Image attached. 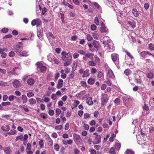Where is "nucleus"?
<instances>
[{
    "label": "nucleus",
    "instance_id": "nucleus-17",
    "mask_svg": "<svg viewBox=\"0 0 154 154\" xmlns=\"http://www.w3.org/2000/svg\"><path fill=\"white\" fill-rule=\"evenodd\" d=\"M35 82L34 80L32 78H30L27 80V83L29 85H32Z\"/></svg>",
    "mask_w": 154,
    "mask_h": 154
},
{
    "label": "nucleus",
    "instance_id": "nucleus-45",
    "mask_svg": "<svg viewBox=\"0 0 154 154\" xmlns=\"http://www.w3.org/2000/svg\"><path fill=\"white\" fill-rule=\"evenodd\" d=\"M55 129L57 130H60L63 128V126L61 125L56 126L55 128Z\"/></svg>",
    "mask_w": 154,
    "mask_h": 154
},
{
    "label": "nucleus",
    "instance_id": "nucleus-11",
    "mask_svg": "<svg viewBox=\"0 0 154 154\" xmlns=\"http://www.w3.org/2000/svg\"><path fill=\"white\" fill-rule=\"evenodd\" d=\"M20 85V82L17 79H15L13 82V86L15 88L19 87Z\"/></svg>",
    "mask_w": 154,
    "mask_h": 154
},
{
    "label": "nucleus",
    "instance_id": "nucleus-61",
    "mask_svg": "<svg viewBox=\"0 0 154 154\" xmlns=\"http://www.w3.org/2000/svg\"><path fill=\"white\" fill-rule=\"evenodd\" d=\"M14 96L13 95L9 96L8 97V100L10 101H12L14 99Z\"/></svg>",
    "mask_w": 154,
    "mask_h": 154
},
{
    "label": "nucleus",
    "instance_id": "nucleus-48",
    "mask_svg": "<svg viewBox=\"0 0 154 154\" xmlns=\"http://www.w3.org/2000/svg\"><path fill=\"white\" fill-rule=\"evenodd\" d=\"M6 129H3L2 127V128L4 131H8L10 129V127L9 126V125H7L6 126Z\"/></svg>",
    "mask_w": 154,
    "mask_h": 154
},
{
    "label": "nucleus",
    "instance_id": "nucleus-43",
    "mask_svg": "<svg viewBox=\"0 0 154 154\" xmlns=\"http://www.w3.org/2000/svg\"><path fill=\"white\" fill-rule=\"evenodd\" d=\"M30 103L31 105H33L36 102L35 100L33 98H31L29 100Z\"/></svg>",
    "mask_w": 154,
    "mask_h": 154
},
{
    "label": "nucleus",
    "instance_id": "nucleus-8",
    "mask_svg": "<svg viewBox=\"0 0 154 154\" xmlns=\"http://www.w3.org/2000/svg\"><path fill=\"white\" fill-rule=\"evenodd\" d=\"M134 79L135 82L137 83L141 84L142 81L141 80L140 77L139 75L137 74H135L134 75Z\"/></svg>",
    "mask_w": 154,
    "mask_h": 154
},
{
    "label": "nucleus",
    "instance_id": "nucleus-3",
    "mask_svg": "<svg viewBox=\"0 0 154 154\" xmlns=\"http://www.w3.org/2000/svg\"><path fill=\"white\" fill-rule=\"evenodd\" d=\"M47 59L48 61L51 62H54L55 64H58L59 63V60L56 58L54 56L51 54L48 55Z\"/></svg>",
    "mask_w": 154,
    "mask_h": 154
},
{
    "label": "nucleus",
    "instance_id": "nucleus-9",
    "mask_svg": "<svg viewBox=\"0 0 154 154\" xmlns=\"http://www.w3.org/2000/svg\"><path fill=\"white\" fill-rule=\"evenodd\" d=\"M101 138L100 135H97L95 137L93 141V143L94 144H98L101 142Z\"/></svg>",
    "mask_w": 154,
    "mask_h": 154
},
{
    "label": "nucleus",
    "instance_id": "nucleus-24",
    "mask_svg": "<svg viewBox=\"0 0 154 154\" xmlns=\"http://www.w3.org/2000/svg\"><path fill=\"white\" fill-rule=\"evenodd\" d=\"M93 45L95 48L97 49L99 46V43L98 42L94 41L93 42Z\"/></svg>",
    "mask_w": 154,
    "mask_h": 154
},
{
    "label": "nucleus",
    "instance_id": "nucleus-21",
    "mask_svg": "<svg viewBox=\"0 0 154 154\" xmlns=\"http://www.w3.org/2000/svg\"><path fill=\"white\" fill-rule=\"evenodd\" d=\"M125 52L127 54V56H126L127 57H129V58H130L131 60H134V57L130 53L128 52L127 51H126Z\"/></svg>",
    "mask_w": 154,
    "mask_h": 154
},
{
    "label": "nucleus",
    "instance_id": "nucleus-32",
    "mask_svg": "<svg viewBox=\"0 0 154 154\" xmlns=\"http://www.w3.org/2000/svg\"><path fill=\"white\" fill-rule=\"evenodd\" d=\"M22 98L23 100V103H26L27 100V98L25 95H22Z\"/></svg>",
    "mask_w": 154,
    "mask_h": 154
},
{
    "label": "nucleus",
    "instance_id": "nucleus-23",
    "mask_svg": "<svg viewBox=\"0 0 154 154\" xmlns=\"http://www.w3.org/2000/svg\"><path fill=\"white\" fill-rule=\"evenodd\" d=\"M92 35L93 38L96 40L99 39V35L98 33L96 32H94L92 33Z\"/></svg>",
    "mask_w": 154,
    "mask_h": 154
},
{
    "label": "nucleus",
    "instance_id": "nucleus-1",
    "mask_svg": "<svg viewBox=\"0 0 154 154\" xmlns=\"http://www.w3.org/2000/svg\"><path fill=\"white\" fill-rule=\"evenodd\" d=\"M103 43L104 45V47L108 51L111 52L115 50L114 47L111 41H109L108 42L106 41H104Z\"/></svg>",
    "mask_w": 154,
    "mask_h": 154
},
{
    "label": "nucleus",
    "instance_id": "nucleus-6",
    "mask_svg": "<svg viewBox=\"0 0 154 154\" xmlns=\"http://www.w3.org/2000/svg\"><path fill=\"white\" fill-rule=\"evenodd\" d=\"M73 138L75 142L77 144L80 143L82 141V139L79 135L76 134H74L73 135Z\"/></svg>",
    "mask_w": 154,
    "mask_h": 154
},
{
    "label": "nucleus",
    "instance_id": "nucleus-58",
    "mask_svg": "<svg viewBox=\"0 0 154 154\" xmlns=\"http://www.w3.org/2000/svg\"><path fill=\"white\" fill-rule=\"evenodd\" d=\"M115 137V135L114 134H112L110 138H109V140L110 142H112L114 138Z\"/></svg>",
    "mask_w": 154,
    "mask_h": 154
},
{
    "label": "nucleus",
    "instance_id": "nucleus-13",
    "mask_svg": "<svg viewBox=\"0 0 154 154\" xmlns=\"http://www.w3.org/2000/svg\"><path fill=\"white\" fill-rule=\"evenodd\" d=\"M112 59L113 62L116 61L119 59V55L116 54H113L111 55Z\"/></svg>",
    "mask_w": 154,
    "mask_h": 154
},
{
    "label": "nucleus",
    "instance_id": "nucleus-40",
    "mask_svg": "<svg viewBox=\"0 0 154 154\" xmlns=\"http://www.w3.org/2000/svg\"><path fill=\"white\" fill-rule=\"evenodd\" d=\"M134 154V152L129 149H127L125 152V154Z\"/></svg>",
    "mask_w": 154,
    "mask_h": 154
},
{
    "label": "nucleus",
    "instance_id": "nucleus-29",
    "mask_svg": "<svg viewBox=\"0 0 154 154\" xmlns=\"http://www.w3.org/2000/svg\"><path fill=\"white\" fill-rule=\"evenodd\" d=\"M100 31L102 32H106L108 31V29L105 26L104 27H101L100 28Z\"/></svg>",
    "mask_w": 154,
    "mask_h": 154
},
{
    "label": "nucleus",
    "instance_id": "nucleus-37",
    "mask_svg": "<svg viewBox=\"0 0 154 154\" xmlns=\"http://www.w3.org/2000/svg\"><path fill=\"white\" fill-rule=\"evenodd\" d=\"M88 64L91 66H95L96 65V63L93 61H90L88 62Z\"/></svg>",
    "mask_w": 154,
    "mask_h": 154
},
{
    "label": "nucleus",
    "instance_id": "nucleus-7",
    "mask_svg": "<svg viewBox=\"0 0 154 154\" xmlns=\"http://www.w3.org/2000/svg\"><path fill=\"white\" fill-rule=\"evenodd\" d=\"M47 68L42 63L39 62V70L42 73H45L47 70Z\"/></svg>",
    "mask_w": 154,
    "mask_h": 154
},
{
    "label": "nucleus",
    "instance_id": "nucleus-10",
    "mask_svg": "<svg viewBox=\"0 0 154 154\" xmlns=\"http://www.w3.org/2000/svg\"><path fill=\"white\" fill-rule=\"evenodd\" d=\"M106 75L108 78H110L112 79H113L115 77V76L112 71L110 69L108 70Z\"/></svg>",
    "mask_w": 154,
    "mask_h": 154
},
{
    "label": "nucleus",
    "instance_id": "nucleus-49",
    "mask_svg": "<svg viewBox=\"0 0 154 154\" xmlns=\"http://www.w3.org/2000/svg\"><path fill=\"white\" fill-rule=\"evenodd\" d=\"M23 108V110L26 112H28L29 111V109L25 105H23L22 107Z\"/></svg>",
    "mask_w": 154,
    "mask_h": 154
},
{
    "label": "nucleus",
    "instance_id": "nucleus-12",
    "mask_svg": "<svg viewBox=\"0 0 154 154\" xmlns=\"http://www.w3.org/2000/svg\"><path fill=\"white\" fill-rule=\"evenodd\" d=\"M14 75H17L20 74L21 71V69L19 67H16L14 68L13 69Z\"/></svg>",
    "mask_w": 154,
    "mask_h": 154
},
{
    "label": "nucleus",
    "instance_id": "nucleus-42",
    "mask_svg": "<svg viewBox=\"0 0 154 154\" xmlns=\"http://www.w3.org/2000/svg\"><path fill=\"white\" fill-rule=\"evenodd\" d=\"M108 101V99L107 98H103L102 99V104L104 105Z\"/></svg>",
    "mask_w": 154,
    "mask_h": 154
},
{
    "label": "nucleus",
    "instance_id": "nucleus-55",
    "mask_svg": "<svg viewBox=\"0 0 154 154\" xmlns=\"http://www.w3.org/2000/svg\"><path fill=\"white\" fill-rule=\"evenodd\" d=\"M55 111H56V115L57 116H59V115L60 114V113L61 112V110L58 108H57L56 109Z\"/></svg>",
    "mask_w": 154,
    "mask_h": 154
},
{
    "label": "nucleus",
    "instance_id": "nucleus-26",
    "mask_svg": "<svg viewBox=\"0 0 154 154\" xmlns=\"http://www.w3.org/2000/svg\"><path fill=\"white\" fill-rule=\"evenodd\" d=\"M85 55L88 58H89L93 60V57L94 55V54L92 53H88L86 54Z\"/></svg>",
    "mask_w": 154,
    "mask_h": 154
},
{
    "label": "nucleus",
    "instance_id": "nucleus-35",
    "mask_svg": "<svg viewBox=\"0 0 154 154\" xmlns=\"http://www.w3.org/2000/svg\"><path fill=\"white\" fill-rule=\"evenodd\" d=\"M86 91L85 90L82 91L81 92H80L78 94V96L79 97H82L83 95L84 94H85Z\"/></svg>",
    "mask_w": 154,
    "mask_h": 154
},
{
    "label": "nucleus",
    "instance_id": "nucleus-25",
    "mask_svg": "<svg viewBox=\"0 0 154 154\" xmlns=\"http://www.w3.org/2000/svg\"><path fill=\"white\" fill-rule=\"evenodd\" d=\"M134 15L136 17H137L139 15V12L136 9H134L132 11Z\"/></svg>",
    "mask_w": 154,
    "mask_h": 154
},
{
    "label": "nucleus",
    "instance_id": "nucleus-36",
    "mask_svg": "<svg viewBox=\"0 0 154 154\" xmlns=\"http://www.w3.org/2000/svg\"><path fill=\"white\" fill-rule=\"evenodd\" d=\"M125 14L120 13H119V15L118 16V20H119L120 19V18H123L124 17H125Z\"/></svg>",
    "mask_w": 154,
    "mask_h": 154
},
{
    "label": "nucleus",
    "instance_id": "nucleus-51",
    "mask_svg": "<svg viewBox=\"0 0 154 154\" xmlns=\"http://www.w3.org/2000/svg\"><path fill=\"white\" fill-rule=\"evenodd\" d=\"M44 143L42 140L41 139L39 141V146L40 148H42L43 147Z\"/></svg>",
    "mask_w": 154,
    "mask_h": 154
},
{
    "label": "nucleus",
    "instance_id": "nucleus-5",
    "mask_svg": "<svg viewBox=\"0 0 154 154\" xmlns=\"http://www.w3.org/2000/svg\"><path fill=\"white\" fill-rule=\"evenodd\" d=\"M125 60L126 64L129 66H132L134 64V60H131L130 58L127 57L126 56H125Z\"/></svg>",
    "mask_w": 154,
    "mask_h": 154
},
{
    "label": "nucleus",
    "instance_id": "nucleus-47",
    "mask_svg": "<svg viewBox=\"0 0 154 154\" xmlns=\"http://www.w3.org/2000/svg\"><path fill=\"white\" fill-rule=\"evenodd\" d=\"M2 105L3 106H6L7 105H10L11 103L10 102H2Z\"/></svg>",
    "mask_w": 154,
    "mask_h": 154
},
{
    "label": "nucleus",
    "instance_id": "nucleus-53",
    "mask_svg": "<svg viewBox=\"0 0 154 154\" xmlns=\"http://www.w3.org/2000/svg\"><path fill=\"white\" fill-rule=\"evenodd\" d=\"M89 152H90L91 154H97L96 151L94 149L90 148L89 149Z\"/></svg>",
    "mask_w": 154,
    "mask_h": 154
},
{
    "label": "nucleus",
    "instance_id": "nucleus-34",
    "mask_svg": "<svg viewBox=\"0 0 154 154\" xmlns=\"http://www.w3.org/2000/svg\"><path fill=\"white\" fill-rule=\"evenodd\" d=\"M115 148L113 147H111L109 151V153L111 154H116V152Z\"/></svg>",
    "mask_w": 154,
    "mask_h": 154
},
{
    "label": "nucleus",
    "instance_id": "nucleus-19",
    "mask_svg": "<svg viewBox=\"0 0 154 154\" xmlns=\"http://www.w3.org/2000/svg\"><path fill=\"white\" fill-rule=\"evenodd\" d=\"M4 151L7 154H10L11 152L10 148L9 147L5 148L4 150Z\"/></svg>",
    "mask_w": 154,
    "mask_h": 154
},
{
    "label": "nucleus",
    "instance_id": "nucleus-63",
    "mask_svg": "<svg viewBox=\"0 0 154 154\" xmlns=\"http://www.w3.org/2000/svg\"><path fill=\"white\" fill-rule=\"evenodd\" d=\"M9 56L11 57H13L15 55V53L13 51L10 52L9 54Z\"/></svg>",
    "mask_w": 154,
    "mask_h": 154
},
{
    "label": "nucleus",
    "instance_id": "nucleus-59",
    "mask_svg": "<svg viewBox=\"0 0 154 154\" xmlns=\"http://www.w3.org/2000/svg\"><path fill=\"white\" fill-rule=\"evenodd\" d=\"M147 51H143L141 53L140 55L142 57H144L147 55Z\"/></svg>",
    "mask_w": 154,
    "mask_h": 154
},
{
    "label": "nucleus",
    "instance_id": "nucleus-16",
    "mask_svg": "<svg viewBox=\"0 0 154 154\" xmlns=\"http://www.w3.org/2000/svg\"><path fill=\"white\" fill-rule=\"evenodd\" d=\"M90 74L89 70L88 69H87L85 71H84L83 75H82V77L84 78L88 76Z\"/></svg>",
    "mask_w": 154,
    "mask_h": 154
},
{
    "label": "nucleus",
    "instance_id": "nucleus-30",
    "mask_svg": "<svg viewBox=\"0 0 154 154\" xmlns=\"http://www.w3.org/2000/svg\"><path fill=\"white\" fill-rule=\"evenodd\" d=\"M16 131L15 130H11L10 131L8 132L7 134L9 135H13L16 133Z\"/></svg>",
    "mask_w": 154,
    "mask_h": 154
},
{
    "label": "nucleus",
    "instance_id": "nucleus-46",
    "mask_svg": "<svg viewBox=\"0 0 154 154\" xmlns=\"http://www.w3.org/2000/svg\"><path fill=\"white\" fill-rule=\"evenodd\" d=\"M47 116V115L45 113H42L40 115L41 117L44 119L46 118Z\"/></svg>",
    "mask_w": 154,
    "mask_h": 154
},
{
    "label": "nucleus",
    "instance_id": "nucleus-15",
    "mask_svg": "<svg viewBox=\"0 0 154 154\" xmlns=\"http://www.w3.org/2000/svg\"><path fill=\"white\" fill-rule=\"evenodd\" d=\"M92 4L94 5L96 8L99 10V11H101V8L100 6L98 5V4L96 2H93L92 3Z\"/></svg>",
    "mask_w": 154,
    "mask_h": 154
},
{
    "label": "nucleus",
    "instance_id": "nucleus-38",
    "mask_svg": "<svg viewBox=\"0 0 154 154\" xmlns=\"http://www.w3.org/2000/svg\"><path fill=\"white\" fill-rule=\"evenodd\" d=\"M128 24L129 26L132 27L133 29L135 27V24L134 23H132L131 22L129 21L128 22Z\"/></svg>",
    "mask_w": 154,
    "mask_h": 154
},
{
    "label": "nucleus",
    "instance_id": "nucleus-20",
    "mask_svg": "<svg viewBox=\"0 0 154 154\" xmlns=\"http://www.w3.org/2000/svg\"><path fill=\"white\" fill-rule=\"evenodd\" d=\"M47 36L49 39L53 40L54 38L51 32H48L47 34Z\"/></svg>",
    "mask_w": 154,
    "mask_h": 154
},
{
    "label": "nucleus",
    "instance_id": "nucleus-14",
    "mask_svg": "<svg viewBox=\"0 0 154 154\" xmlns=\"http://www.w3.org/2000/svg\"><path fill=\"white\" fill-rule=\"evenodd\" d=\"M63 81L61 79H60L58 80V85L57 86V88L58 89H60L61 88L63 84Z\"/></svg>",
    "mask_w": 154,
    "mask_h": 154
},
{
    "label": "nucleus",
    "instance_id": "nucleus-56",
    "mask_svg": "<svg viewBox=\"0 0 154 154\" xmlns=\"http://www.w3.org/2000/svg\"><path fill=\"white\" fill-rule=\"evenodd\" d=\"M147 76L148 78L150 79H151L153 78V75L152 73L150 72L147 74Z\"/></svg>",
    "mask_w": 154,
    "mask_h": 154
},
{
    "label": "nucleus",
    "instance_id": "nucleus-60",
    "mask_svg": "<svg viewBox=\"0 0 154 154\" xmlns=\"http://www.w3.org/2000/svg\"><path fill=\"white\" fill-rule=\"evenodd\" d=\"M87 39L89 41H91L93 39V38L91 35L89 34H88L87 35Z\"/></svg>",
    "mask_w": 154,
    "mask_h": 154
},
{
    "label": "nucleus",
    "instance_id": "nucleus-4",
    "mask_svg": "<svg viewBox=\"0 0 154 154\" xmlns=\"http://www.w3.org/2000/svg\"><path fill=\"white\" fill-rule=\"evenodd\" d=\"M23 47V44L22 42H19L17 44L14 48L15 51L17 53H20Z\"/></svg>",
    "mask_w": 154,
    "mask_h": 154
},
{
    "label": "nucleus",
    "instance_id": "nucleus-27",
    "mask_svg": "<svg viewBox=\"0 0 154 154\" xmlns=\"http://www.w3.org/2000/svg\"><path fill=\"white\" fill-rule=\"evenodd\" d=\"M95 82V79H94L89 78L88 80V83L90 85H93Z\"/></svg>",
    "mask_w": 154,
    "mask_h": 154
},
{
    "label": "nucleus",
    "instance_id": "nucleus-2",
    "mask_svg": "<svg viewBox=\"0 0 154 154\" xmlns=\"http://www.w3.org/2000/svg\"><path fill=\"white\" fill-rule=\"evenodd\" d=\"M62 55V59L65 61H71L72 58V56L70 53H66V52L63 51L61 53Z\"/></svg>",
    "mask_w": 154,
    "mask_h": 154
},
{
    "label": "nucleus",
    "instance_id": "nucleus-57",
    "mask_svg": "<svg viewBox=\"0 0 154 154\" xmlns=\"http://www.w3.org/2000/svg\"><path fill=\"white\" fill-rule=\"evenodd\" d=\"M97 72V69L95 67L92 68L91 70V72L92 74L96 73Z\"/></svg>",
    "mask_w": 154,
    "mask_h": 154
},
{
    "label": "nucleus",
    "instance_id": "nucleus-28",
    "mask_svg": "<svg viewBox=\"0 0 154 154\" xmlns=\"http://www.w3.org/2000/svg\"><path fill=\"white\" fill-rule=\"evenodd\" d=\"M0 85L1 86H8L9 85L7 82L0 81Z\"/></svg>",
    "mask_w": 154,
    "mask_h": 154
},
{
    "label": "nucleus",
    "instance_id": "nucleus-50",
    "mask_svg": "<svg viewBox=\"0 0 154 154\" xmlns=\"http://www.w3.org/2000/svg\"><path fill=\"white\" fill-rule=\"evenodd\" d=\"M90 117V115L87 113H85L84 115V118L85 119H87Z\"/></svg>",
    "mask_w": 154,
    "mask_h": 154
},
{
    "label": "nucleus",
    "instance_id": "nucleus-33",
    "mask_svg": "<svg viewBox=\"0 0 154 154\" xmlns=\"http://www.w3.org/2000/svg\"><path fill=\"white\" fill-rule=\"evenodd\" d=\"M131 71L129 69H127L124 71V73L127 76L131 74Z\"/></svg>",
    "mask_w": 154,
    "mask_h": 154
},
{
    "label": "nucleus",
    "instance_id": "nucleus-39",
    "mask_svg": "<svg viewBox=\"0 0 154 154\" xmlns=\"http://www.w3.org/2000/svg\"><path fill=\"white\" fill-rule=\"evenodd\" d=\"M149 48L151 51H154V45L152 43L149 45Z\"/></svg>",
    "mask_w": 154,
    "mask_h": 154
},
{
    "label": "nucleus",
    "instance_id": "nucleus-22",
    "mask_svg": "<svg viewBox=\"0 0 154 154\" xmlns=\"http://www.w3.org/2000/svg\"><path fill=\"white\" fill-rule=\"evenodd\" d=\"M114 147L116 150L118 151L120 148L121 144L120 143H116L115 144Z\"/></svg>",
    "mask_w": 154,
    "mask_h": 154
},
{
    "label": "nucleus",
    "instance_id": "nucleus-31",
    "mask_svg": "<svg viewBox=\"0 0 154 154\" xmlns=\"http://www.w3.org/2000/svg\"><path fill=\"white\" fill-rule=\"evenodd\" d=\"M28 55V52L27 51H24L20 54L22 56H26Z\"/></svg>",
    "mask_w": 154,
    "mask_h": 154
},
{
    "label": "nucleus",
    "instance_id": "nucleus-52",
    "mask_svg": "<svg viewBox=\"0 0 154 154\" xmlns=\"http://www.w3.org/2000/svg\"><path fill=\"white\" fill-rule=\"evenodd\" d=\"M23 136L22 135H20L19 136H17L16 137V140L17 141L19 140H23Z\"/></svg>",
    "mask_w": 154,
    "mask_h": 154
},
{
    "label": "nucleus",
    "instance_id": "nucleus-44",
    "mask_svg": "<svg viewBox=\"0 0 154 154\" xmlns=\"http://www.w3.org/2000/svg\"><path fill=\"white\" fill-rule=\"evenodd\" d=\"M53 144V141L50 138H49L48 139V144L49 146H52Z\"/></svg>",
    "mask_w": 154,
    "mask_h": 154
},
{
    "label": "nucleus",
    "instance_id": "nucleus-18",
    "mask_svg": "<svg viewBox=\"0 0 154 154\" xmlns=\"http://www.w3.org/2000/svg\"><path fill=\"white\" fill-rule=\"evenodd\" d=\"M86 102L89 105H92L93 104L92 98L91 97H89L86 99Z\"/></svg>",
    "mask_w": 154,
    "mask_h": 154
},
{
    "label": "nucleus",
    "instance_id": "nucleus-54",
    "mask_svg": "<svg viewBox=\"0 0 154 154\" xmlns=\"http://www.w3.org/2000/svg\"><path fill=\"white\" fill-rule=\"evenodd\" d=\"M94 23L97 25H99V20L97 17H95L94 18Z\"/></svg>",
    "mask_w": 154,
    "mask_h": 154
},
{
    "label": "nucleus",
    "instance_id": "nucleus-62",
    "mask_svg": "<svg viewBox=\"0 0 154 154\" xmlns=\"http://www.w3.org/2000/svg\"><path fill=\"white\" fill-rule=\"evenodd\" d=\"M80 102L79 100H75L74 101V107H76L79 104Z\"/></svg>",
    "mask_w": 154,
    "mask_h": 154
},
{
    "label": "nucleus",
    "instance_id": "nucleus-64",
    "mask_svg": "<svg viewBox=\"0 0 154 154\" xmlns=\"http://www.w3.org/2000/svg\"><path fill=\"white\" fill-rule=\"evenodd\" d=\"M54 113V111L52 109H50L48 111V114L51 116L53 115Z\"/></svg>",
    "mask_w": 154,
    "mask_h": 154
},
{
    "label": "nucleus",
    "instance_id": "nucleus-41",
    "mask_svg": "<svg viewBox=\"0 0 154 154\" xmlns=\"http://www.w3.org/2000/svg\"><path fill=\"white\" fill-rule=\"evenodd\" d=\"M54 148L55 151H57L59 149L60 146L58 144H56L54 145Z\"/></svg>",
    "mask_w": 154,
    "mask_h": 154
}]
</instances>
